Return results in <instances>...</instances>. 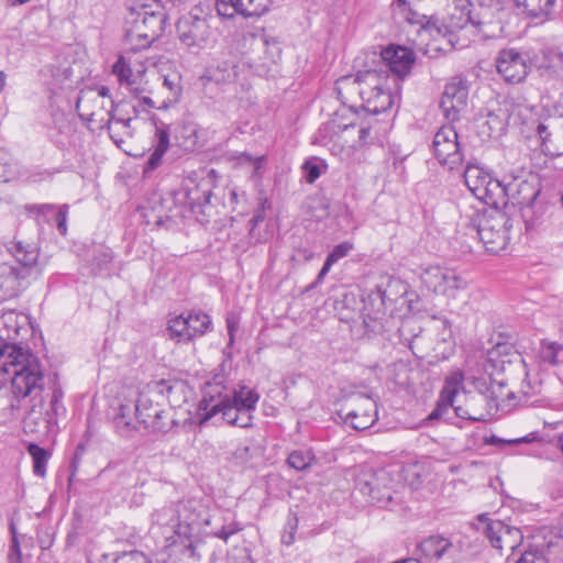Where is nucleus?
Segmentation results:
<instances>
[{
  "label": "nucleus",
  "mask_w": 563,
  "mask_h": 563,
  "mask_svg": "<svg viewBox=\"0 0 563 563\" xmlns=\"http://www.w3.org/2000/svg\"><path fill=\"white\" fill-rule=\"evenodd\" d=\"M394 3L398 8H400L402 11H405V10L409 11V13L412 15V16L407 18L410 23L421 22V16L412 11L410 0H394ZM422 18H424V15H422Z\"/></svg>",
  "instance_id": "nucleus-51"
},
{
  "label": "nucleus",
  "mask_w": 563,
  "mask_h": 563,
  "mask_svg": "<svg viewBox=\"0 0 563 563\" xmlns=\"http://www.w3.org/2000/svg\"><path fill=\"white\" fill-rule=\"evenodd\" d=\"M388 288H393V287H396V288H400L401 289V294H406L407 291V287L405 284H402L399 279H395V278H390L388 280Z\"/></svg>",
  "instance_id": "nucleus-59"
},
{
  "label": "nucleus",
  "mask_w": 563,
  "mask_h": 563,
  "mask_svg": "<svg viewBox=\"0 0 563 563\" xmlns=\"http://www.w3.org/2000/svg\"><path fill=\"white\" fill-rule=\"evenodd\" d=\"M178 38L194 52L206 48L210 43V26L206 18L194 13L183 15L177 22Z\"/></svg>",
  "instance_id": "nucleus-18"
},
{
  "label": "nucleus",
  "mask_w": 563,
  "mask_h": 563,
  "mask_svg": "<svg viewBox=\"0 0 563 563\" xmlns=\"http://www.w3.org/2000/svg\"><path fill=\"white\" fill-rule=\"evenodd\" d=\"M178 512L181 521L178 536L183 539L184 547H187L186 542L191 537L210 526L211 515L209 506L200 499H185L178 503Z\"/></svg>",
  "instance_id": "nucleus-14"
},
{
  "label": "nucleus",
  "mask_w": 563,
  "mask_h": 563,
  "mask_svg": "<svg viewBox=\"0 0 563 563\" xmlns=\"http://www.w3.org/2000/svg\"><path fill=\"white\" fill-rule=\"evenodd\" d=\"M113 563H151L147 556L140 551L124 552L114 559Z\"/></svg>",
  "instance_id": "nucleus-45"
},
{
  "label": "nucleus",
  "mask_w": 563,
  "mask_h": 563,
  "mask_svg": "<svg viewBox=\"0 0 563 563\" xmlns=\"http://www.w3.org/2000/svg\"><path fill=\"white\" fill-rule=\"evenodd\" d=\"M504 202H500V209L507 207L509 202L519 206H532L538 198L541 188L536 177L527 179L523 177H507L503 179Z\"/></svg>",
  "instance_id": "nucleus-21"
},
{
  "label": "nucleus",
  "mask_w": 563,
  "mask_h": 563,
  "mask_svg": "<svg viewBox=\"0 0 563 563\" xmlns=\"http://www.w3.org/2000/svg\"><path fill=\"white\" fill-rule=\"evenodd\" d=\"M163 87L168 91V95L163 101L165 108L170 107L179 101L181 96V78L176 71L163 76Z\"/></svg>",
  "instance_id": "nucleus-31"
},
{
  "label": "nucleus",
  "mask_w": 563,
  "mask_h": 563,
  "mask_svg": "<svg viewBox=\"0 0 563 563\" xmlns=\"http://www.w3.org/2000/svg\"><path fill=\"white\" fill-rule=\"evenodd\" d=\"M514 563H547L543 553L538 549L520 551L519 558Z\"/></svg>",
  "instance_id": "nucleus-43"
},
{
  "label": "nucleus",
  "mask_w": 563,
  "mask_h": 563,
  "mask_svg": "<svg viewBox=\"0 0 563 563\" xmlns=\"http://www.w3.org/2000/svg\"><path fill=\"white\" fill-rule=\"evenodd\" d=\"M508 221L505 214L501 213L481 220L476 235L487 252L498 254L506 249L509 241Z\"/></svg>",
  "instance_id": "nucleus-20"
},
{
  "label": "nucleus",
  "mask_w": 563,
  "mask_h": 563,
  "mask_svg": "<svg viewBox=\"0 0 563 563\" xmlns=\"http://www.w3.org/2000/svg\"><path fill=\"white\" fill-rule=\"evenodd\" d=\"M555 541H550V545L561 547L563 549V529H560L559 534L555 537Z\"/></svg>",
  "instance_id": "nucleus-61"
},
{
  "label": "nucleus",
  "mask_w": 563,
  "mask_h": 563,
  "mask_svg": "<svg viewBox=\"0 0 563 563\" xmlns=\"http://www.w3.org/2000/svg\"><path fill=\"white\" fill-rule=\"evenodd\" d=\"M175 386L166 380L147 384L137 395L134 402L122 404L114 418L117 430L125 435L137 428V423L145 429L165 432L168 427L167 412L162 408L158 398L170 397Z\"/></svg>",
  "instance_id": "nucleus-4"
},
{
  "label": "nucleus",
  "mask_w": 563,
  "mask_h": 563,
  "mask_svg": "<svg viewBox=\"0 0 563 563\" xmlns=\"http://www.w3.org/2000/svg\"><path fill=\"white\" fill-rule=\"evenodd\" d=\"M216 109L227 117H233L238 114L241 108L245 106V101L242 97L238 96L236 85L228 86L223 95L216 100Z\"/></svg>",
  "instance_id": "nucleus-28"
},
{
  "label": "nucleus",
  "mask_w": 563,
  "mask_h": 563,
  "mask_svg": "<svg viewBox=\"0 0 563 563\" xmlns=\"http://www.w3.org/2000/svg\"><path fill=\"white\" fill-rule=\"evenodd\" d=\"M485 125L487 126L488 135L492 137L500 136L507 128V115L503 110L488 112Z\"/></svg>",
  "instance_id": "nucleus-34"
},
{
  "label": "nucleus",
  "mask_w": 563,
  "mask_h": 563,
  "mask_svg": "<svg viewBox=\"0 0 563 563\" xmlns=\"http://www.w3.org/2000/svg\"><path fill=\"white\" fill-rule=\"evenodd\" d=\"M454 13L452 14V24L461 21L466 14L471 13V9L475 5L472 0H452Z\"/></svg>",
  "instance_id": "nucleus-41"
},
{
  "label": "nucleus",
  "mask_w": 563,
  "mask_h": 563,
  "mask_svg": "<svg viewBox=\"0 0 563 563\" xmlns=\"http://www.w3.org/2000/svg\"><path fill=\"white\" fill-rule=\"evenodd\" d=\"M253 161H256V156H252L251 154L243 153L239 157V163L244 166H249L253 164Z\"/></svg>",
  "instance_id": "nucleus-57"
},
{
  "label": "nucleus",
  "mask_w": 563,
  "mask_h": 563,
  "mask_svg": "<svg viewBox=\"0 0 563 563\" xmlns=\"http://www.w3.org/2000/svg\"><path fill=\"white\" fill-rule=\"evenodd\" d=\"M357 408L351 409L345 416V422L355 430H365L377 420V405L366 396L357 398Z\"/></svg>",
  "instance_id": "nucleus-25"
},
{
  "label": "nucleus",
  "mask_w": 563,
  "mask_h": 563,
  "mask_svg": "<svg viewBox=\"0 0 563 563\" xmlns=\"http://www.w3.org/2000/svg\"><path fill=\"white\" fill-rule=\"evenodd\" d=\"M298 517L296 514H289L282 533V542L286 545H290L295 541V534L298 528Z\"/></svg>",
  "instance_id": "nucleus-40"
},
{
  "label": "nucleus",
  "mask_w": 563,
  "mask_h": 563,
  "mask_svg": "<svg viewBox=\"0 0 563 563\" xmlns=\"http://www.w3.org/2000/svg\"><path fill=\"white\" fill-rule=\"evenodd\" d=\"M353 249V243L344 241L333 247V250L328 254L327 260L334 265L341 258L347 256Z\"/></svg>",
  "instance_id": "nucleus-42"
},
{
  "label": "nucleus",
  "mask_w": 563,
  "mask_h": 563,
  "mask_svg": "<svg viewBox=\"0 0 563 563\" xmlns=\"http://www.w3.org/2000/svg\"><path fill=\"white\" fill-rule=\"evenodd\" d=\"M558 442H559V446L563 453V433L559 437Z\"/></svg>",
  "instance_id": "nucleus-64"
},
{
  "label": "nucleus",
  "mask_w": 563,
  "mask_h": 563,
  "mask_svg": "<svg viewBox=\"0 0 563 563\" xmlns=\"http://www.w3.org/2000/svg\"><path fill=\"white\" fill-rule=\"evenodd\" d=\"M332 266H333V264L325 258V261L323 263V266H322L321 271L318 274L317 280L321 282L324 278V276L330 272Z\"/></svg>",
  "instance_id": "nucleus-58"
},
{
  "label": "nucleus",
  "mask_w": 563,
  "mask_h": 563,
  "mask_svg": "<svg viewBox=\"0 0 563 563\" xmlns=\"http://www.w3.org/2000/svg\"><path fill=\"white\" fill-rule=\"evenodd\" d=\"M377 292H378V296L382 300L383 303H385L387 300L389 301H394L395 298H393L390 296V294L388 292V289H382L380 287L377 288Z\"/></svg>",
  "instance_id": "nucleus-60"
},
{
  "label": "nucleus",
  "mask_w": 563,
  "mask_h": 563,
  "mask_svg": "<svg viewBox=\"0 0 563 563\" xmlns=\"http://www.w3.org/2000/svg\"><path fill=\"white\" fill-rule=\"evenodd\" d=\"M36 538L42 550H47L54 542V532L51 527L41 526L37 528Z\"/></svg>",
  "instance_id": "nucleus-44"
},
{
  "label": "nucleus",
  "mask_w": 563,
  "mask_h": 563,
  "mask_svg": "<svg viewBox=\"0 0 563 563\" xmlns=\"http://www.w3.org/2000/svg\"><path fill=\"white\" fill-rule=\"evenodd\" d=\"M11 384L12 398L3 415L15 419L22 415V426L25 433H56L58 419L66 415L62 402L63 388L56 373L45 374L42 364L34 361L26 368L7 376Z\"/></svg>",
  "instance_id": "nucleus-1"
},
{
  "label": "nucleus",
  "mask_w": 563,
  "mask_h": 563,
  "mask_svg": "<svg viewBox=\"0 0 563 563\" xmlns=\"http://www.w3.org/2000/svg\"><path fill=\"white\" fill-rule=\"evenodd\" d=\"M419 551L427 562H432L452 555L455 548L449 538L435 534L422 540L419 544Z\"/></svg>",
  "instance_id": "nucleus-26"
},
{
  "label": "nucleus",
  "mask_w": 563,
  "mask_h": 563,
  "mask_svg": "<svg viewBox=\"0 0 563 563\" xmlns=\"http://www.w3.org/2000/svg\"><path fill=\"white\" fill-rule=\"evenodd\" d=\"M257 43L265 48L266 58L272 63H277L280 57L282 48L276 37L261 33L256 36Z\"/></svg>",
  "instance_id": "nucleus-36"
},
{
  "label": "nucleus",
  "mask_w": 563,
  "mask_h": 563,
  "mask_svg": "<svg viewBox=\"0 0 563 563\" xmlns=\"http://www.w3.org/2000/svg\"><path fill=\"white\" fill-rule=\"evenodd\" d=\"M135 98L139 99V104L133 106V111L137 113L139 108H142L143 111H146L148 109L155 108V102L153 99L148 96V93H144L142 96H136Z\"/></svg>",
  "instance_id": "nucleus-52"
},
{
  "label": "nucleus",
  "mask_w": 563,
  "mask_h": 563,
  "mask_svg": "<svg viewBox=\"0 0 563 563\" xmlns=\"http://www.w3.org/2000/svg\"><path fill=\"white\" fill-rule=\"evenodd\" d=\"M266 157L264 155L256 156V161H253V164L250 165L252 168V178L255 180L261 179L263 174V168L265 165Z\"/></svg>",
  "instance_id": "nucleus-53"
},
{
  "label": "nucleus",
  "mask_w": 563,
  "mask_h": 563,
  "mask_svg": "<svg viewBox=\"0 0 563 563\" xmlns=\"http://www.w3.org/2000/svg\"><path fill=\"white\" fill-rule=\"evenodd\" d=\"M497 71L508 82L522 81L529 69L527 56L515 48L501 49L496 58Z\"/></svg>",
  "instance_id": "nucleus-23"
},
{
  "label": "nucleus",
  "mask_w": 563,
  "mask_h": 563,
  "mask_svg": "<svg viewBox=\"0 0 563 563\" xmlns=\"http://www.w3.org/2000/svg\"><path fill=\"white\" fill-rule=\"evenodd\" d=\"M494 399L492 396L475 394L464 385V375L461 371L452 372L445 377L434 415H442L448 408H453L456 417L484 421L489 415Z\"/></svg>",
  "instance_id": "nucleus-5"
},
{
  "label": "nucleus",
  "mask_w": 563,
  "mask_h": 563,
  "mask_svg": "<svg viewBox=\"0 0 563 563\" xmlns=\"http://www.w3.org/2000/svg\"><path fill=\"white\" fill-rule=\"evenodd\" d=\"M113 260L112 251L103 245L98 246L92 256V272L95 274H101L108 272L110 264Z\"/></svg>",
  "instance_id": "nucleus-35"
},
{
  "label": "nucleus",
  "mask_w": 563,
  "mask_h": 563,
  "mask_svg": "<svg viewBox=\"0 0 563 563\" xmlns=\"http://www.w3.org/2000/svg\"><path fill=\"white\" fill-rule=\"evenodd\" d=\"M212 328L210 317L202 311H190L168 320L167 331L170 339L177 342H189L205 335Z\"/></svg>",
  "instance_id": "nucleus-16"
},
{
  "label": "nucleus",
  "mask_w": 563,
  "mask_h": 563,
  "mask_svg": "<svg viewBox=\"0 0 563 563\" xmlns=\"http://www.w3.org/2000/svg\"><path fill=\"white\" fill-rule=\"evenodd\" d=\"M316 462V455L311 448L292 450L287 457L289 467L296 471H305Z\"/></svg>",
  "instance_id": "nucleus-32"
},
{
  "label": "nucleus",
  "mask_w": 563,
  "mask_h": 563,
  "mask_svg": "<svg viewBox=\"0 0 563 563\" xmlns=\"http://www.w3.org/2000/svg\"><path fill=\"white\" fill-rule=\"evenodd\" d=\"M421 283L435 294L454 298L459 290L467 287L466 279L454 268L441 265H428L421 269Z\"/></svg>",
  "instance_id": "nucleus-12"
},
{
  "label": "nucleus",
  "mask_w": 563,
  "mask_h": 563,
  "mask_svg": "<svg viewBox=\"0 0 563 563\" xmlns=\"http://www.w3.org/2000/svg\"><path fill=\"white\" fill-rule=\"evenodd\" d=\"M84 451H85V445L82 443H79L77 446H76V450H75V453H74V457H73V461H71V474L69 476V481L73 479V477L75 476V473L79 466V463H80V460H81V455L84 454Z\"/></svg>",
  "instance_id": "nucleus-54"
},
{
  "label": "nucleus",
  "mask_w": 563,
  "mask_h": 563,
  "mask_svg": "<svg viewBox=\"0 0 563 563\" xmlns=\"http://www.w3.org/2000/svg\"><path fill=\"white\" fill-rule=\"evenodd\" d=\"M470 11V14H466L461 21H456L451 25L455 29L472 27L475 31L481 32L486 25L492 23L493 14L488 8L477 4Z\"/></svg>",
  "instance_id": "nucleus-27"
},
{
  "label": "nucleus",
  "mask_w": 563,
  "mask_h": 563,
  "mask_svg": "<svg viewBox=\"0 0 563 563\" xmlns=\"http://www.w3.org/2000/svg\"><path fill=\"white\" fill-rule=\"evenodd\" d=\"M67 214H68V206L62 205L58 207L57 212L55 213V221L57 225V230L62 235L67 233Z\"/></svg>",
  "instance_id": "nucleus-48"
},
{
  "label": "nucleus",
  "mask_w": 563,
  "mask_h": 563,
  "mask_svg": "<svg viewBox=\"0 0 563 563\" xmlns=\"http://www.w3.org/2000/svg\"><path fill=\"white\" fill-rule=\"evenodd\" d=\"M534 136L545 155L563 154V109L549 113L533 123Z\"/></svg>",
  "instance_id": "nucleus-15"
},
{
  "label": "nucleus",
  "mask_w": 563,
  "mask_h": 563,
  "mask_svg": "<svg viewBox=\"0 0 563 563\" xmlns=\"http://www.w3.org/2000/svg\"><path fill=\"white\" fill-rule=\"evenodd\" d=\"M464 181L470 191L485 205L500 209L504 202L503 180L492 176L477 162L468 161L463 173Z\"/></svg>",
  "instance_id": "nucleus-9"
},
{
  "label": "nucleus",
  "mask_w": 563,
  "mask_h": 563,
  "mask_svg": "<svg viewBox=\"0 0 563 563\" xmlns=\"http://www.w3.org/2000/svg\"><path fill=\"white\" fill-rule=\"evenodd\" d=\"M123 87L134 97L151 92L148 84L144 78V71H137Z\"/></svg>",
  "instance_id": "nucleus-37"
},
{
  "label": "nucleus",
  "mask_w": 563,
  "mask_h": 563,
  "mask_svg": "<svg viewBox=\"0 0 563 563\" xmlns=\"http://www.w3.org/2000/svg\"><path fill=\"white\" fill-rule=\"evenodd\" d=\"M371 130L369 124L343 123L339 119H332L320 125L312 142L327 147L333 156L347 163L356 150L373 140Z\"/></svg>",
  "instance_id": "nucleus-6"
},
{
  "label": "nucleus",
  "mask_w": 563,
  "mask_h": 563,
  "mask_svg": "<svg viewBox=\"0 0 563 563\" xmlns=\"http://www.w3.org/2000/svg\"><path fill=\"white\" fill-rule=\"evenodd\" d=\"M31 210L36 211L40 216L46 217L55 211V206L51 203L34 205L31 207Z\"/></svg>",
  "instance_id": "nucleus-55"
},
{
  "label": "nucleus",
  "mask_w": 563,
  "mask_h": 563,
  "mask_svg": "<svg viewBox=\"0 0 563 563\" xmlns=\"http://www.w3.org/2000/svg\"><path fill=\"white\" fill-rule=\"evenodd\" d=\"M536 438H537L536 433H530V434H528L526 437L508 440L506 442L509 443V444L530 443V442L534 441Z\"/></svg>",
  "instance_id": "nucleus-56"
},
{
  "label": "nucleus",
  "mask_w": 563,
  "mask_h": 563,
  "mask_svg": "<svg viewBox=\"0 0 563 563\" xmlns=\"http://www.w3.org/2000/svg\"><path fill=\"white\" fill-rule=\"evenodd\" d=\"M166 12L158 2L136 3L129 9L125 18V41L132 51L147 48L163 33Z\"/></svg>",
  "instance_id": "nucleus-7"
},
{
  "label": "nucleus",
  "mask_w": 563,
  "mask_h": 563,
  "mask_svg": "<svg viewBox=\"0 0 563 563\" xmlns=\"http://www.w3.org/2000/svg\"><path fill=\"white\" fill-rule=\"evenodd\" d=\"M303 170L308 183H314L321 175L320 167L313 162H306L303 164Z\"/></svg>",
  "instance_id": "nucleus-50"
},
{
  "label": "nucleus",
  "mask_w": 563,
  "mask_h": 563,
  "mask_svg": "<svg viewBox=\"0 0 563 563\" xmlns=\"http://www.w3.org/2000/svg\"><path fill=\"white\" fill-rule=\"evenodd\" d=\"M11 531H12L13 536H12V543L10 545L8 559H9L10 563H21L20 544H19V541H18V538H16V534H15L13 526H11Z\"/></svg>",
  "instance_id": "nucleus-49"
},
{
  "label": "nucleus",
  "mask_w": 563,
  "mask_h": 563,
  "mask_svg": "<svg viewBox=\"0 0 563 563\" xmlns=\"http://www.w3.org/2000/svg\"><path fill=\"white\" fill-rule=\"evenodd\" d=\"M228 330H229V334H230V343H232L233 342L234 327H233V324L230 321H228Z\"/></svg>",
  "instance_id": "nucleus-63"
},
{
  "label": "nucleus",
  "mask_w": 563,
  "mask_h": 563,
  "mask_svg": "<svg viewBox=\"0 0 563 563\" xmlns=\"http://www.w3.org/2000/svg\"><path fill=\"white\" fill-rule=\"evenodd\" d=\"M5 74L3 71H0V92L4 89L5 87Z\"/></svg>",
  "instance_id": "nucleus-62"
},
{
  "label": "nucleus",
  "mask_w": 563,
  "mask_h": 563,
  "mask_svg": "<svg viewBox=\"0 0 563 563\" xmlns=\"http://www.w3.org/2000/svg\"><path fill=\"white\" fill-rule=\"evenodd\" d=\"M178 514V504L164 506L152 514L150 534L155 539L158 549L166 550L178 543L184 544L178 536L181 525Z\"/></svg>",
  "instance_id": "nucleus-11"
},
{
  "label": "nucleus",
  "mask_w": 563,
  "mask_h": 563,
  "mask_svg": "<svg viewBox=\"0 0 563 563\" xmlns=\"http://www.w3.org/2000/svg\"><path fill=\"white\" fill-rule=\"evenodd\" d=\"M90 102L99 103L100 110H104L108 114V130L111 139L117 144L119 143V140L115 137L117 133L132 136V118L123 115L119 108L114 106L110 95V89L107 86H99L95 90L81 92L77 100V109H86Z\"/></svg>",
  "instance_id": "nucleus-10"
},
{
  "label": "nucleus",
  "mask_w": 563,
  "mask_h": 563,
  "mask_svg": "<svg viewBox=\"0 0 563 563\" xmlns=\"http://www.w3.org/2000/svg\"><path fill=\"white\" fill-rule=\"evenodd\" d=\"M112 73L117 76L121 86H124L135 74L123 57H120L112 66Z\"/></svg>",
  "instance_id": "nucleus-39"
},
{
  "label": "nucleus",
  "mask_w": 563,
  "mask_h": 563,
  "mask_svg": "<svg viewBox=\"0 0 563 563\" xmlns=\"http://www.w3.org/2000/svg\"><path fill=\"white\" fill-rule=\"evenodd\" d=\"M240 530H242V527L238 522H231L223 525L218 531L213 532V536L228 542L229 538Z\"/></svg>",
  "instance_id": "nucleus-47"
},
{
  "label": "nucleus",
  "mask_w": 563,
  "mask_h": 563,
  "mask_svg": "<svg viewBox=\"0 0 563 563\" xmlns=\"http://www.w3.org/2000/svg\"><path fill=\"white\" fill-rule=\"evenodd\" d=\"M468 98V86L460 77H453L444 87L440 100V108L444 117L450 121L459 119L460 113L465 110Z\"/></svg>",
  "instance_id": "nucleus-22"
},
{
  "label": "nucleus",
  "mask_w": 563,
  "mask_h": 563,
  "mask_svg": "<svg viewBox=\"0 0 563 563\" xmlns=\"http://www.w3.org/2000/svg\"><path fill=\"white\" fill-rule=\"evenodd\" d=\"M478 530L486 536L493 548L501 550L505 545L511 550V556L521 547L520 529L509 527L500 520H490L486 515L478 516Z\"/></svg>",
  "instance_id": "nucleus-17"
},
{
  "label": "nucleus",
  "mask_w": 563,
  "mask_h": 563,
  "mask_svg": "<svg viewBox=\"0 0 563 563\" xmlns=\"http://www.w3.org/2000/svg\"><path fill=\"white\" fill-rule=\"evenodd\" d=\"M380 57L378 69L360 71L355 77L345 76L336 81L335 90L343 103L350 100V96L357 93L363 109L372 114L385 112L393 107L398 96L391 93L388 80L391 77L398 88V80H402L411 70L415 55L405 46L389 45L382 51Z\"/></svg>",
  "instance_id": "nucleus-2"
},
{
  "label": "nucleus",
  "mask_w": 563,
  "mask_h": 563,
  "mask_svg": "<svg viewBox=\"0 0 563 563\" xmlns=\"http://www.w3.org/2000/svg\"><path fill=\"white\" fill-rule=\"evenodd\" d=\"M272 0H217L216 8L219 15L233 18L235 14L244 16H260L264 14Z\"/></svg>",
  "instance_id": "nucleus-24"
},
{
  "label": "nucleus",
  "mask_w": 563,
  "mask_h": 563,
  "mask_svg": "<svg viewBox=\"0 0 563 563\" xmlns=\"http://www.w3.org/2000/svg\"><path fill=\"white\" fill-rule=\"evenodd\" d=\"M356 490L366 497L368 503L385 504L393 498V479L387 470L365 473L356 481Z\"/></svg>",
  "instance_id": "nucleus-19"
},
{
  "label": "nucleus",
  "mask_w": 563,
  "mask_h": 563,
  "mask_svg": "<svg viewBox=\"0 0 563 563\" xmlns=\"http://www.w3.org/2000/svg\"><path fill=\"white\" fill-rule=\"evenodd\" d=\"M260 400V394L254 388L239 385L229 391L222 380L207 383L202 399L198 405L200 423L211 419L225 422L239 428H250L253 424V412Z\"/></svg>",
  "instance_id": "nucleus-3"
},
{
  "label": "nucleus",
  "mask_w": 563,
  "mask_h": 563,
  "mask_svg": "<svg viewBox=\"0 0 563 563\" xmlns=\"http://www.w3.org/2000/svg\"><path fill=\"white\" fill-rule=\"evenodd\" d=\"M432 150L439 164L450 170L459 169L464 162L463 148L452 125H442L435 132Z\"/></svg>",
  "instance_id": "nucleus-13"
},
{
  "label": "nucleus",
  "mask_w": 563,
  "mask_h": 563,
  "mask_svg": "<svg viewBox=\"0 0 563 563\" xmlns=\"http://www.w3.org/2000/svg\"><path fill=\"white\" fill-rule=\"evenodd\" d=\"M13 255L19 266L9 264L0 265V298H13L19 296L29 285L31 278H36L42 268L37 264L38 247L33 243L16 242Z\"/></svg>",
  "instance_id": "nucleus-8"
},
{
  "label": "nucleus",
  "mask_w": 563,
  "mask_h": 563,
  "mask_svg": "<svg viewBox=\"0 0 563 563\" xmlns=\"http://www.w3.org/2000/svg\"><path fill=\"white\" fill-rule=\"evenodd\" d=\"M27 453L31 455L33 461V473L37 477H45L46 466L49 460V452L36 443H29Z\"/></svg>",
  "instance_id": "nucleus-33"
},
{
  "label": "nucleus",
  "mask_w": 563,
  "mask_h": 563,
  "mask_svg": "<svg viewBox=\"0 0 563 563\" xmlns=\"http://www.w3.org/2000/svg\"><path fill=\"white\" fill-rule=\"evenodd\" d=\"M517 7H521L525 11L533 16H547L552 13L556 0H514Z\"/></svg>",
  "instance_id": "nucleus-30"
},
{
  "label": "nucleus",
  "mask_w": 563,
  "mask_h": 563,
  "mask_svg": "<svg viewBox=\"0 0 563 563\" xmlns=\"http://www.w3.org/2000/svg\"><path fill=\"white\" fill-rule=\"evenodd\" d=\"M235 65L233 63L223 62L218 64L217 68L213 70L211 77L216 81H223V82H232L236 77V69Z\"/></svg>",
  "instance_id": "nucleus-38"
},
{
  "label": "nucleus",
  "mask_w": 563,
  "mask_h": 563,
  "mask_svg": "<svg viewBox=\"0 0 563 563\" xmlns=\"http://www.w3.org/2000/svg\"><path fill=\"white\" fill-rule=\"evenodd\" d=\"M169 147V134L165 128H156L153 137L152 148L148 161L146 163L145 172L154 170L162 162L163 156Z\"/></svg>",
  "instance_id": "nucleus-29"
},
{
  "label": "nucleus",
  "mask_w": 563,
  "mask_h": 563,
  "mask_svg": "<svg viewBox=\"0 0 563 563\" xmlns=\"http://www.w3.org/2000/svg\"><path fill=\"white\" fill-rule=\"evenodd\" d=\"M470 385L473 386L472 391L475 394H484L485 396H492L490 393V378L482 376V377H473Z\"/></svg>",
  "instance_id": "nucleus-46"
}]
</instances>
